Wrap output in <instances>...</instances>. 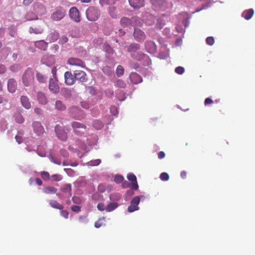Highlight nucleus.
I'll return each mask as SVG.
<instances>
[{"label":"nucleus","instance_id":"0e129e2a","mask_svg":"<svg viewBox=\"0 0 255 255\" xmlns=\"http://www.w3.org/2000/svg\"><path fill=\"white\" fill-rule=\"evenodd\" d=\"M6 68L4 65L0 64V74H2L5 72Z\"/></svg>","mask_w":255,"mask_h":255},{"label":"nucleus","instance_id":"e433bc0d","mask_svg":"<svg viewBox=\"0 0 255 255\" xmlns=\"http://www.w3.org/2000/svg\"><path fill=\"white\" fill-rule=\"evenodd\" d=\"M106 218L103 217L99 218L98 220L95 223L94 226L96 228H99L103 225V221L105 220Z\"/></svg>","mask_w":255,"mask_h":255},{"label":"nucleus","instance_id":"2eb2a0df","mask_svg":"<svg viewBox=\"0 0 255 255\" xmlns=\"http://www.w3.org/2000/svg\"><path fill=\"white\" fill-rule=\"evenodd\" d=\"M68 63L71 65L77 66L81 67L85 66L84 62L81 60L75 58H70L68 60Z\"/></svg>","mask_w":255,"mask_h":255},{"label":"nucleus","instance_id":"6ab92c4d","mask_svg":"<svg viewBox=\"0 0 255 255\" xmlns=\"http://www.w3.org/2000/svg\"><path fill=\"white\" fill-rule=\"evenodd\" d=\"M129 77L131 82L133 84H137L142 82L141 76L136 73H131Z\"/></svg>","mask_w":255,"mask_h":255},{"label":"nucleus","instance_id":"a211bd4d","mask_svg":"<svg viewBox=\"0 0 255 255\" xmlns=\"http://www.w3.org/2000/svg\"><path fill=\"white\" fill-rule=\"evenodd\" d=\"M129 4L135 9H138L144 5V0H128Z\"/></svg>","mask_w":255,"mask_h":255},{"label":"nucleus","instance_id":"f03ea898","mask_svg":"<svg viewBox=\"0 0 255 255\" xmlns=\"http://www.w3.org/2000/svg\"><path fill=\"white\" fill-rule=\"evenodd\" d=\"M86 13L87 19L91 21L97 20L101 14L100 10L94 6H90L87 9Z\"/></svg>","mask_w":255,"mask_h":255},{"label":"nucleus","instance_id":"b1692460","mask_svg":"<svg viewBox=\"0 0 255 255\" xmlns=\"http://www.w3.org/2000/svg\"><path fill=\"white\" fill-rule=\"evenodd\" d=\"M139 49L140 46L138 44L131 43L128 47L127 50L128 52L131 53V54H132L137 52Z\"/></svg>","mask_w":255,"mask_h":255},{"label":"nucleus","instance_id":"f704fd0d","mask_svg":"<svg viewBox=\"0 0 255 255\" xmlns=\"http://www.w3.org/2000/svg\"><path fill=\"white\" fill-rule=\"evenodd\" d=\"M150 3L152 4V8L157 10L159 8V0H150Z\"/></svg>","mask_w":255,"mask_h":255},{"label":"nucleus","instance_id":"5701e85b","mask_svg":"<svg viewBox=\"0 0 255 255\" xmlns=\"http://www.w3.org/2000/svg\"><path fill=\"white\" fill-rule=\"evenodd\" d=\"M37 100L39 103L42 105L47 104L48 101L45 95L41 92H39L37 95Z\"/></svg>","mask_w":255,"mask_h":255},{"label":"nucleus","instance_id":"864d4df0","mask_svg":"<svg viewBox=\"0 0 255 255\" xmlns=\"http://www.w3.org/2000/svg\"><path fill=\"white\" fill-rule=\"evenodd\" d=\"M19 69V67L18 65H11L9 68L10 70H11L12 72H15L17 71Z\"/></svg>","mask_w":255,"mask_h":255},{"label":"nucleus","instance_id":"69168bd1","mask_svg":"<svg viewBox=\"0 0 255 255\" xmlns=\"http://www.w3.org/2000/svg\"><path fill=\"white\" fill-rule=\"evenodd\" d=\"M8 102V100L3 98L0 95V104H5Z\"/></svg>","mask_w":255,"mask_h":255},{"label":"nucleus","instance_id":"dca6fc26","mask_svg":"<svg viewBox=\"0 0 255 255\" xmlns=\"http://www.w3.org/2000/svg\"><path fill=\"white\" fill-rule=\"evenodd\" d=\"M60 190L66 197L70 198L72 196L71 185L70 184L63 185Z\"/></svg>","mask_w":255,"mask_h":255},{"label":"nucleus","instance_id":"3c124183","mask_svg":"<svg viewBox=\"0 0 255 255\" xmlns=\"http://www.w3.org/2000/svg\"><path fill=\"white\" fill-rule=\"evenodd\" d=\"M97 208L100 211L106 210V207L103 203H99L97 205Z\"/></svg>","mask_w":255,"mask_h":255},{"label":"nucleus","instance_id":"c756f323","mask_svg":"<svg viewBox=\"0 0 255 255\" xmlns=\"http://www.w3.org/2000/svg\"><path fill=\"white\" fill-rule=\"evenodd\" d=\"M57 189L52 186H48L43 189V192L47 194H53L56 193Z\"/></svg>","mask_w":255,"mask_h":255},{"label":"nucleus","instance_id":"bf43d9fd","mask_svg":"<svg viewBox=\"0 0 255 255\" xmlns=\"http://www.w3.org/2000/svg\"><path fill=\"white\" fill-rule=\"evenodd\" d=\"M61 215L64 218L67 219L69 216V213L67 210H62L61 211Z\"/></svg>","mask_w":255,"mask_h":255},{"label":"nucleus","instance_id":"ea45409f","mask_svg":"<svg viewBox=\"0 0 255 255\" xmlns=\"http://www.w3.org/2000/svg\"><path fill=\"white\" fill-rule=\"evenodd\" d=\"M43 31V30L42 28H34L30 27L29 29V32L30 33H34L35 34H41Z\"/></svg>","mask_w":255,"mask_h":255},{"label":"nucleus","instance_id":"a878e982","mask_svg":"<svg viewBox=\"0 0 255 255\" xmlns=\"http://www.w3.org/2000/svg\"><path fill=\"white\" fill-rule=\"evenodd\" d=\"M146 55L142 52L139 51L131 54V57L136 60L140 61L146 57Z\"/></svg>","mask_w":255,"mask_h":255},{"label":"nucleus","instance_id":"37998d69","mask_svg":"<svg viewBox=\"0 0 255 255\" xmlns=\"http://www.w3.org/2000/svg\"><path fill=\"white\" fill-rule=\"evenodd\" d=\"M124 180V178L123 176L120 175H117L115 177L114 180L117 183H122Z\"/></svg>","mask_w":255,"mask_h":255},{"label":"nucleus","instance_id":"8fccbe9b","mask_svg":"<svg viewBox=\"0 0 255 255\" xmlns=\"http://www.w3.org/2000/svg\"><path fill=\"white\" fill-rule=\"evenodd\" d=\"M63 93L64 96L67 98L70 97L72 95L71 91L68 89H64L63 90Z\"/></svg>","mask_w":255,"mask_h":255},{"label":"nucleus","instance_id":"cd10ccee","mask_svg":"<svg viewBox=\"0 0 255 255\" xmlns=\"http://www.w3.org/2000/svg\"><path fill=\"white\" fill-rule=\"evenodd\" d=\"M59 37V33L56 31H54L52 32H51L48 36V39L49 40L50 42H54L56 41Z\"/></svg>","mask_w":255,"mask_h":255},{"label":"nucleus","instance_id":"473e14b6","mask_svg":"<svg viewBox=\"0 0 255 255\" xmlns=\"http://www.w3.org/2000/svg\"><path fill=\"white\" fill-rule=\"evenodd\" d=\"M114 85L119 88H125L126 83L123 80L119 79L115 82Z\"/></svg>","mask_w":255,"mask_h":255},{"label":"nucleus","instance_id":"e2e57ef3","mask_svg":"<svg viewBox=\"0 0 255 255\" xmlns=\"http://www.w3.org/2000/svg\"><path fill=\"white\" fill-rule=\"evenodd\" d=\"M122 186L124 188H128L130 186V183L128 181L124 180Z\"/></svg>","mask_w":255,"mask_h":255},{"label":"nucleus","instance_id":"f8f14e48","mask_svg":"<svg viewBox=\"0 0 255 255\" xmlns=\"http://www.w3.org/2000/svg\"><path fill=\"white\" fill-rule=\"evenodd\" d=\"M33 10L35 13L40 15L44 14L46 11V8L43 4L39 2L34 4Z\"/></svg>","mask_w":255,"mask_h":255},{"label":"nucleus","instance_id":"09e8293b","mask_svg":"<svg viewBox=\"0 0 255 255\" xmlns=\"http://www.w3.org/2000/svg\"><path fill=\"white\" fill-rule=\"evenodd\" d=\"M121 195L119 193H115L111 195L110 198L111 200H119L121 198Z\"/></svg>","mask_w":255,"mask_h":255},{"label":"nucleus","instance_id":"c03bdc74","mask_svg":"<svg viewBox=\"0 0 255 255\" xmlns=\"http://www.w3.org/2000/svg\"><path fill=\"white\" fill-rule=\"evenodd\" d=\"M206 42L208 45L212 46L214 44L215 40L213 37L209 36L206 38Z\"/></svg>","mask_w":255,"mask_h":255},{"label":"nucleus","instance_id":"0eeeda50","mask_svg":"<svg viewBox=\"0 0 255 255\" xmlns=\"http://www.w3.org/2000/svg\"><path fill=\"white\" fill-rule=\"evenodd\" d=\"M69 16L73 20L78 22L80 21V16L78 8L75 6L69 10Z\"/></svg>","mask_w":255,"mask_h":255},{"label":"nucleus","instance_id":"20e7f679","mask_svg":"<svg viewBox=\"0 0 255 255\" xmlns=\"http://www.w3.org/2000/svg\"><path fill=\"white\" fill-rule=\"evenodd\" d=\"M71 126L74 133L77 135H81L86 131V126L80 123L77 122H72Z\"/></svg>","mask_w":255,"mask_h":255},{"label":"nucleus","instance_id":"7ed1b4c3","mask_svg":"<svg viewBox=\"0 0 255 255\" xmlns=\"http://www.w3.org/2000/svg\"><path fill=\"white\" fill-rule=\"evenodd\" d=\"M145 197L143 195L136 196L133 197L131 201L130 204L128 208V212L131 213L135 211L139 210L138 205L140 202V199L143 200Z\"/></svg>","mask_w":255,"mask_h":255},{"label":"nucleus","instance_id":"393cba45","mask_svg":"<svg viewBox=\"0 0 255 255\" xmlns=\"http://www.w3.org/2000/svg\"><path fill=\"white\" fill-rule=\"evenodd\" d=\"M254 13V10L252 8H250L245 10L242 13V16L247 20L250 19Z\"/></svg>","mask_w":255,"mask_h":255},{"label":"nucleus","instance_id":"72a5a7b5","mask_svg":"<svg viewBox=\"0 0 255 255\" xmlns=\"http://www.w3.org/2000/svg\"><path fill=\"white\" fill-rule=\"evenodd\" d=\"M120 23L124 27L128 26L130 24V20L128 18L124 17L121 19Z\"/></svg>","mask_w":255,"mask_h":255},{"label":"nucleus","instance_id":"f257e3e1","mask_svg":"<svg viewBox=\"0 0 255 255\" xmlns=\"http://www.w3.org/2000/svg\"><path fill=\"white\" fill-rule=\"evenodd\" d=\"M34 72L30 68L26 69L22 76V83L25 86L31 85L34 82Z\"/></svg>","mask_w":255,"mask_h":255},{"label":"nucleus","instance_id":"603ef678","mask_svg":"<svg viewBox=\"0 0 255 255\" xmlns=\"http://www.w3.org/2000/svg\"><path fill=\"white\" fill-rule=\"evenodd\" d=\"M72 201L73 203L77 204H79L82 202L81 199L78 196H73L72 198Z\"/></svg>","mask_w":255,"mask_h":255},{"label":"nucleus","instance_id":"de8ad7c7","mask_svg":"<svg viewBox=\"0 0 255 255\" xmlns=\"http://www.w3.org/2000/svg\"><path fill=\"white\" fill-rule=\"evenodd\" d=\"M24 120V118L20 114H18L15 117V121L18 124L23 123Z\"/></svg>","mask_w":255,"mask_h":255},{"label":"nucleus","instance_id":"1a4fd4ad","mask_svg":"<svg viewBox=\"0 0 255 255\" xmlns=\"http://www.w3.org/2000/svg\"><path fill=\"white\" fill-rule=\"evenodd\" d=\"M55 131L58 137L63 141H65L67 138L66 132L62 129L61 127L57 125L55 128Z\"/></svg>","mask_w":255,"mask_h":255},{"label":"nucleus","instance_id":"4468645a","mask_svg":"<svg viewBox=\"0 0 255 255\" xmlns=\"http://www.w3.org/2000/svg\"><path fill=\"white\" fill-rule=\"evenodd\" d=\"M17 82L14 79H9L7 81L8 91L10 93H13L17 89Z\"/></svg>","mask_w":255,"mask_h":255},{"label":"nucleus","instance_id":"c9c22d12","mask_svg":"<svg viewBox=\"0 0 255 255\" xmlns=\"http://www.w3.org/2000/svg\"><path fill=\"white\" fill-rule=\"evenodd\" d=\"M124 69L121 65H118L116 69V74L118 77H120L124 74Z\"/></svg>","mask_w":255,"mask_h":255},{"label":"nucleus","instance_id":"338daca9","mask_svg":"<svg viewBox=\"0 0 255 255\" xmlns=\"http://www.w3.org/2000/svg\"><path fill=\"white\" fill-rule=\"evenodd\" d=\"M33 0H23V3L25 5H28L30 4Z\"/></svg>","mask_w":255,"mask_h":255},{"label":"nucleus","instance_id":"aec40b11","mask_svg":"<svg viewBox=\"0 0 255 255\" xmlns=\"http://www.w3.org/2000/svg\"><path fill=\"white\" fill-rule=\"evenodd\" d=\"M34 45L36 47L42 50H46L48 47V43L43 40L35 41Z\"/></svg>","mask_w":255,"mask_h":255},{"label":"nucleus","instance_id":"58836bf2","mask_svg":"<svg viewBox=\"0 0 255 255\" xmlns=\"http://www.w3.org/2000/svg\"><path fill=\"white\" fill-rule=\"evenodd\" d=\"M36 79L40 83H44L46 81V78L41 73H36Z\"/></svg>","mask_w":255,"mask_h":255},{"label":"nucleus","instance_id":"79ce46f5","mask_svg":"<svg viewBox=\"0 0 255 255\" xmlns=\"http://www.w3.org/2000/svg\"><path fill=\"white\" fill-rule=\"evenodd\" d=\"M127 178L129 181H131L132 182L137 181L136 177L133 173L128 174L127 175Z\"/></svg>","mask_w":255,"mask_h":255},{"label":"nucleus","instance_id":"2f4dec72","mask_svg":"<svg viewBox=\"0 0 255 255\" xmlns=\"http://www.w3.org/2000/svg\"><path fill=\"white\" fill-rule=\"evenodd\" d=\"M55 107L57 110L60 111H64L66 108L65 104L60 100H57L56 101Z\"/></svg>","mask_w":255,"mask_h":255},{"label":"nucleus","instance_id":"423d86ee","mask_svg":"<svg viewBox=\"0 0 255 255\" xmlns=\"http://www.w3.org/2000/svg\"><path fill=\"white\" fill-rule=\"evenodd\" d=\"M75 80H77L81 82H86L87 81L86 73L82 70H75L74 72Z\"/></svg>","mask_w":255,"mask_h":255},{"label":"nucleus","instance_id":"f3484780","mask_svg":"<svg viewBox=\"0 0 255 255\" xmlns=\"http://www.w3.org/2000/svg\"><path fill=\"white\" fill-rule=\"evenodd\" d=\"M145 48L149 53H154L156 50V46L155 43L151 41H147L145 43Z\"/></svg>","mask_w":255,"mask_h":255},{"label":"nucleus","instance_id":"a18cd8bd","mask_svg":"<svg viewBox=\"0 0 255 255\" xmlns=\"http://www.w3.org/2000/svg\"><path fill=\"white\" fill-rule=\"evenodd\" d=\"M51 179L52 181H59L62 179V177L59 174H54L51 176Z\"/></svg>","mask_w":255,"mask_h":255},{"label":"nucleus","instance_id":"412c9836","mask_svg":"<svg viewBox=\"0 0 255 255\" xmlns=\"http://www.w3.org/2000/svg\"><path fill=\"white\" fill-rule=\"evenodd\" d=\"M20 102L22 106L26 109H29L31 108V104L28 98L26 96H22L20 97Z\"/></svg>","mask_w":255,"mask_h":255},{"label":"nucleus","instance_id":"39448f33","mask_svg":"<svg viewBox=\"0 0 255 255\" xmlns=\"http://www.w3.org/2000/svg\"><path fill=\"white\" fill-rule=\"evenodd\" d=\"M66 12V10L63 8H60L51 14V18L53 21H59L65 16Z\"/></svg>","mask_w":255,"mask_h":255},{"label":"nucleus","instance_id":"680f3d73","mask_svg":"<svg viewBox=\"0 0 255 255\" xmlns=\"http://www.w3.org/2000/svg\"><path fill=\"white\" fill-rule=\"evenodd\" d=\"M15 138L18 144L22 143L23 141L22 137L20 135H16L15 137Z\"/></svg>","mask_w":255,"mask_h":255},{"label":"nucleus","instance_id":"13d9d810","mask_svg":"<svg viewBox=\"0 0 255 255\" xmlns=\"http://www.w3.org/2000/svg\"><path fill=\"white\" fill-rule=\"evenodd\" d=\"M138 188V185L137 184V182H132L131 185V189L132 190H136Z\"/></svg>","mask_w":255,"mask_h":255},{"label":"nucleus","instance_id":"774afa93","mask_svg":"<svg viewBox=\"0 0 255 255\" xmlns=\"http://www.w3.org/2000/svg\"><path fill=\"white\" fill-rule=\"evenodd\" d=\"M58 49L59 46L57 44H54L52 48V50L54 52H56Z\"/></svg>","mask_w":255,"mask_h":255},{"label":"nucleus","instance_id":"052dcab7","mask_svg":"<svg viewBox=\"0 0 255 255\" xmlns=\"http://www.w3.org/2000/svg\"><path fill=\"white\" fill-rule=\"evenodd\" d=\"M68 41V38L65 36H62L60 39L59 41L61 44L66 43Z\"/></svg>","mask_w":255,"mask_h":255},{"label":"nucleus","instance_id":"4be33fe9","mask_svg":"<svg viewBox=\"0 0 255 255\" xmlns=\"http://www.w3.org/2000/svg\"><path fill=\"white\" fill-rule=\"evenodd\" d=\"M108 13L112 18H117L119 17V13L117 8L113 6L108 8Z\"/></svg>","mask_w":255,"mask_h":255},{"label":"nucleus","instance_id":"7c9ffc66","mask_svg":"<svg viewBox=\"0 0 255 255\" xmlns=\"http://www.w3.org/2000/svg\"><path fill=\"white\" fill-rule=\"evenodd\" d=\"M25 18L27 20H32L37 19V16L33 11H28L26 13Z\"/></svg>","mask_w":255,"mask_h":255},{"label":"nucleus","instance_id":"c85d7f7f","mask_svg":"<svg viewBox=\"0 0 255 255\" xmlns=\"http://www.w3.org/2000/svg\"><path fill=\"white\" fill-rule=\"evenodd\" d=\"M49 204L53 208L59 210H62L64 208L63 205L59 204L58 202H57L55 200H50L49 201Z\"/></svg>","mask_w":255,"mask_h":255},{"label":"nucleus","instance_id":"ddd939ff","mask_svg":"<svg viewBox=\"0 0 255 255\" xmlns=\"http://www.w3.org/2000/svg\"><path fill=\"white\" fill-rule=\"evenodd\" d=\"M33 127L34 132L38 135L43 133L44 130L43 127L39 122H34L33 123Z\"/></svg>","mask_w":255,"mask_h":255},{"label":"nucleus","instance_id":"a19ab883","mask_svg":"<svg viewBox=\"0 0 255 255\" xmlns=\"http://www.w3.org/2000/svg\"><path fill=\"white\" fill-rule=\"evenodd\" d=\"M93 125V127L97 129H100L103 127V124L98 120L94 121Z\"/></svg>","mask_w":255,"mask_h":255},{"label":"nucleus","instance_id":"6e6552de","mask_svg":"<svg viewBox=\"0 0 255 255\" xmlns=\"http://www.w3.org/2000/svg\"><path fill=\"white\" fill-rule=\"evenodd\" d=\"M59 86L57 80L50 78L49 82V89L53 94H57L59 92Z\"/></svg>","mask_w":255,"mask_h":255},{"label":"nucleus","instance_id":"49530a36","mask_svg":"<svg viewBox=\"0 0 255 255\" xmlns=\"http://www.w3.org/2000/svg\"><path fill=\"white\" fill-rule=\"evenodd\" d=\"M175 71L177 74L181 75L184 73L185 69L183 67L178 66L175 68Z\"/></svg>","mask_w":255,"mask_h":255},{"label":"nucleus","instance_id":"5fc2aeb1","mask_svg":"<svg viewBox=\"0 0 255 255\" xmlns=\"http://www.w3.org/2000/svg\"><path fill=\"white\" fill-rule=\"evenodd\" d=\"M71 210L73 212L78 213L81 210V207L77 205H73L71 206Z\"/></svg>","mask_w":255,"mask_h":255},{"label":"nucleus","instance_id":"6e6d98bb","mask_svg":"<svg viewBox=\"0 0 255 255\" xmlns=\"http://www.w3.org/2000/svg\"><path fill=\"white\" fill-rule=\"evenodd\" d=\"M60 154L64 157H67L69 156V153L68 151L64 149H62L60 150Z\"/></svg>","mask_w":255,"mask_h":255},{"label":"nucleus","instance_id":"9d476101","mask_svg":"<svg viewBox=\"0 0 255 255\" xmlns=\"http://www.w3.org/2000/svg\"><path fill=\"white\" fill-rule=\"evenodd\" d=\"M65 83L67 85H72L75 83L74 75L71 72L66 71L64 74Z\"/></svg>","mask_w":255,"mask_h":255},{"label":"nucleus","instance_id":"4d7b16f0","mask_svg":"<svg viewBox=\"0 0 255 255\" xmlns=\"http://www.w3.org/2000/svg\"><path fill=\"white\" fill-rule=\"evenodd\" d=\"M110 111L114 115H117L118 113V109L115 106H112L110 108Z\"/></svg>","mask_w":255,"mask_h":255},{"label":"nucleus","instance_id":"bb28decb","mask_svg":"<svg viewBox=\"0 0 255 255\" xmlns=\"http://www.w3.org/2000/svg\"><path fill=\"white\" fill-rule=\"evenodd\" d=\"M119 206L117 202H110L106 207V211L107 212H111L115 210Z\"/></svg>","mask_w":255,"mask_h":255},{"label":"nucleus","instance_id":"4c0bfd02","mask_svg":"<svg viewBox=\"0 0 255 255\" xmlns=\"http://www.w3.org/2000/svg\"><path fill=\"white\" fill-rule=\"evenodd\" d=\"M40 175H41L42 178L45 181H47L50 179V174L48 172L44 171H42L40 173Z\"/></svg>","mask_w":255,"mask_h":255},{"label":"nucleus","instance_id":"9b49d317","mask_svg":"<svg viewBox=\"0 0 255 255\" xmlns=\"http://www.w3.org/2000/svg\"><path fill=\"white\" fill-rule=\"evenodd\" d=\"M133 36L134 39L138 42H142L145 38L144 33L139 29H134Z\"/></svg>","mask_w":255,"mask_h":255}]
</instances>
